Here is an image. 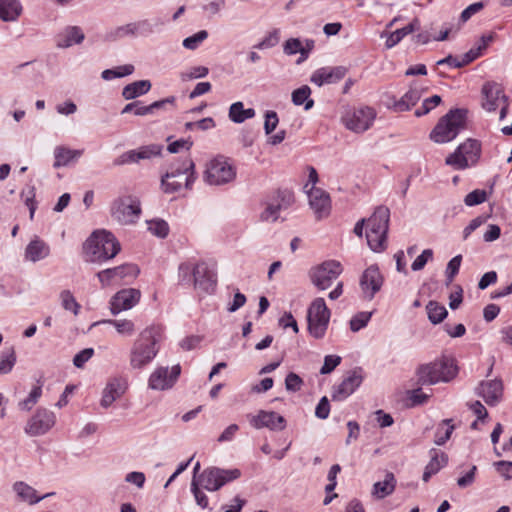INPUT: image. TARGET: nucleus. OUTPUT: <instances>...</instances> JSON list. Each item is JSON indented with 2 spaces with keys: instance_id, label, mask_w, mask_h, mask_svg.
<instances>
[{
  "instance_id": "2eb2a0df",
  "label": "nucleus",
  "mask_w": 512,
  "mask_h": 512,
  "mask_svg": "<svg viewBox=\"0 0 512 512\" xmlns=\"http://www.w3.org/2000/svg\"><path fill=\"white\" fill-rule=\"evenodd\" d=\"M294 203V195L289 190L278 191L272 198L265 202V208L260 213L263 222H275L280 218L282 211L288 209Z\"/></svg>"
},
{
  "instance_id": "6e6d98bb",
  "label": "nucleus",
  "mask_w": 512,
  "mask_h": 512,
  "mask_svg": "<svg viewBox=\"0 0 512 512\" xmlns=\"http://www.w3.org/2000/svg\"><path fill=\"white\" fill-rule=\"evenodd\" d=\"M372 312H359L354 315L350 320V329L357 332L364 328L370 321Z\"/></svg>"
},
{
  "instance_id": "13d9d810",
  "label": "nucleus",
  "mask_w": 512,
  "mask_h": 512,
  "mask_svg": "<svg viewBox=\"0 0 512 512\" xmlns=\"http://www.w3.org/2000/svg\"><path fill=\"white\" fill-rule=\"evenodd\" d=\"M279 42V30L274 29L269 32L259 43L254 45L253 48L263 50L274 47Z\"/></svg>"
},
{
  "instance_id": "4c0bfd02",
  "label": "nucleus",
  "mask_w": 512,
  "mask_h": 512,
  "mask_svg": "<svg viewBox=\"0 0 512 512\" xmlns=\"http://www.w3.org/2000/svg\"><path fill=\"white\" fill-rule=\"evenodd\" d=\"M229 119L234 123H243L247 119L255 116L253 108L244 109V104L241 101L233 103L229 108Z\"/></svg>"
},
{
  "instance_id": "c756f323",
  "label": "nucleus",
  "mask_w": 512,
  "mask_h": 512,
  "mask_svg": "<svg viewBox=\"0 0 512 512\" xmlns=\"http://www.w3.org/2000/svg\"><path fill=\"white\" fill-rule=\"evenodd\" d=\"M430 456L431 459L429 463L426 465L422 477L424 482H428L433 475L438 473L440 469L446 466L448 463L447 454L437 449H431Z\"/></svg>"
},
{
  "instance_id": "a878e982",
  "label": "nucleus",
  "mask_w": 512,
  "mask_h": 512,
  "mask_svg": "<svg viewBox=\"0 0 512 512\" xmlns=\"http://www.w3.org/2000/svg\"><path fill=\"white\" fill-rule=\"evenodd\" d=\"M482 93L484 95V101L482 107L487 112H494L500 102H506L507 96L504 94L503 89L494 82H487L482 87Z\"/></svg>"
},
{
  "instance_id": "79ce46f5",
  "label": "nucleus",
  "mask_w": 512,
  "mask_h": 512,
  "mask_svg": "<svg viewBox=\"0 0 512 512\" xmlns=\"http://www.w3.org/2000/svg\"><path fill=\"white\" fill-rule=\"evenodd\" d=\"M310 95V87L303 85L292 92V102L296 106L304 105L305 110H310L314 106V101L310 98Z\"/></svg>"
},
{
  "instance_id": "774afa93",
  "label": "nucleus",
  "mask_w": 512,
  "mask_h": 512,
  "mask_svg": "<svg viewBox=\"0 0 512 512\" xmlns=\"http://www.w3.org/2000/svg\"><path fill=\"white\" fill-rule=\"evenodd\" d=\"M303 380L295 373L290 372L285 378V387L287 391L297 392L301 389Z\"/></svg>"
},
{
  "instance_id": "ddd939ff",
  "label": "nucleus",
  "mask_w": 512,
  "mask_h": 512,
  "mask_svg": "<svg viewBox=\"0 0 512 512\" xmlns=\"http://www.w3.org/2000/svg\"><path fill=\"white\" fill-rule=\"evenodd\" d=\"M140 214V201L133 196L119 197L111 205L112 218L122 225L135 223Z\"/></svg>"
},
{
  "instance_id": "a19ab883",
  "label": "nucleus",
  "mask_w": 512,
  "mask_h": 512,
  "mask_svg": "<svg viewBox=\"0 0 512 512\" xmlns=\"http://www.w3.org/2000/svg\"><path fill=\"white\" fill-rule=\"evenodd\" d=\"M491 40H492L491 36H488V37L482 36L480 43L476 47L471 48L468 52H466L461 57H459V62L461 64V67L468 65L469 63L473 62L478 57H480L482 54V51L487 48L488 42Z\"/></svg>"
},
{
  "instance_id": "7ed1b4c3",
  "label": "nucleus",
  "mask_w": 512,
  "mask_h": 512,
  "mask_svg": "<svg viewBox=\"0 0 512 512\" xmlns=\"http://www.w3.org/2000/svg\"><path fill=\"white\" fill-rule=\"evenodd\" d=\"M179 281L185 285H193L199 293L211 294L215 290L217 277L206 262L195 265L187 262L179 266Z\"/></svg>"
},
{
  "instance_id": "ea45409f",
  "label": "nucleus",
  "mask_w": 512,
  "mask_h": 512,
  "mask_svg": "<svg viewBox=\"0 0 512 512\" xmlns=\"http://www.w3.org/2000/svg\"><path fill=\"white\" fill-rule=\"evenodd\" d=\"M13 490L16 492L18 497H20L23 501L29 502L30 504L38 503L40 500L50 495L46 494L42 497H38L34 488L21 481L16 482L13 485Z\"/></svg>"
},
{
  "instance_id": "58836bf2",
  "label": "nucleus",
  "mask_w": 512,
  "mask_h": 512,
  "mask_svg": "<svg viewBox=\"0 0 512 512\" xmlns=\"http://www.w3.org/2000/svg\"><path fill=\"white\" fill-rule=\"evenodd\" d=\"M396 485V479L392 473H387L383 481L376 482L373 485V495L379 499L393 493Z\"/></svg>"
},
{
  "instance_id": "393cba45",
  "label": "nucleus",
  "mask_w": 512,
  "mask_h": 512,
  "mask_svg": "<svg viewBox=\"0 0 512 512\" xmlns=\"http://www.w3.org/2000/svg\"><path fill=\"white\" fill-rule=\"evenodd\" d=\"M347 73V69L343 66L322 67L317 69L311 75V82L317 86L325 84H334L342 80Z\"/></svg>"
},
{
  "instance_id": "4be33fe9",
  "label": "nucleus",
  "mask_w": 512,
  "mask_h": 512,
  "mask_svg": "<svg viewBox=\"0 0 512 512\" xmlns=\"http://www.w3.org/2000/svg\"><path fill=\"white\" fill-rule=\"evenodd\" d=\"M249 421L255 429L268 428L272 431H282L286 427L285 418L274 411L260 410Z\"/></svg>"
},
{
  "instance_id": "e433bc0d",
  "label": "nucleus",
  "mask_w": 512,
  "mask_h": 512,
  "mask_svg": "<svg viewBox=\"0 0 512 512\" xmlns=\"http://www.w3.org/2000/svg\"><path fill=\"white\" fill-rule=\"evenodd\" d=\"M419 20L414 19L410 24L407 26L397 29L393 32H391L386 39L385 46L388 49H391L395 45H397L405 36L408 34L414 32L415 30L419 29Z\"/></svg>"
},
{
  "instance_id": "a18cd8bd",
  "label": "nucleus",
  "mask_w": 512,
  "mask_h": 512,
  "mask_svg": "<svg viewBox=\"0 0 512 512\" xmlns=\"http://www.w3.org/2000/svg\"><path fill=\"white\" fill-rule=\"evenodd\" d=\"M426 310L428 318L433 324L441 323L448 314L446 308L435 301H430L426 306Z\"/></svg>"
},
{
  "instance_id": "1a4fd4ad",
  "label": "nucleus",
  "mask_w": 512,
  "mask_h": 512,
  "mask_svg": "<svg viewBox=\"0 0 512 512\" xmlns=\"http://www.w3.org/2000/svg\"><path fill=\"white\" fill-rule=\"evenodd\" d=\"M236 168L224 156H217L206 164L203 179L209 185L220 186L232 182Z\"/></svg>"
},
{
  "instance_id": "2f4dec72",
  "label": "nucleus",
  "mask_w": 512,
  "mask_h": 512,
  "mask_svg": "<svg viewBox=\"0 0 512 512\" xmlns=\"http://www.w3.org/2000/svg\"><path fill=\"white\" fill-rule=\"evenodd\" d=\"M424 89L417 84L411 85L410 89L394 103L396 111H407L414 106L421 98Z\"/></svg>"
},
{
  "instance_id": "338daca9",
  "label": "nucleus",
  "mask_w": 512,
  "mask_h": 512,
  "mask_svg": "<svg viewBox=\"0 0 512 512\" xmlns=\"http://www.w3.org/2000/svg\"><path fill=\"white\" fill-rule=\"evenodd\" d=\"M94 355L93 348H85L78 352L73 358V364L77 368H83L85 363L88 362Z\"/></svg>"
},
{
  "instance_id": "dca6fc26",
  "label": "nucleus",
  "mask_w": 512,
  "mask_h": 512,
  "mask_svg": "<svg viewBox=\"0 0 512 512\" xmlns=\"http://www.w3.org/2000/svg\"><path fill=\"white\" fill-rule=\"evenodd\" d=\"M364 372L361 367L349 370L341 383L333 387L332 400L343 401L348 398L363 382Z\"/></svg>"
},
{
  "instance_id": "9d476101",
  "label": "nucleus",
  "mask_w": 512,
  "mask_h": 512,
  "mask_svg": "<svg viewBox=\"0 0 512 512\" xmlns=\"http://www.w3.org/2000/svg\"><path fill=\"white\" fill-rule=\"evenodd\" d=\"M241 471L234 469H221L218 467H209L204 469L196 478L198 484L207 491H217L226 483L238 479Z\"/></svg>"
},
{
  "instance_id": "72a5a7b5",
  "label": "nucleus",
  "mask_w": 512,
  "mask_h": 512,
  "mask_svg": "<svg viewBox=\"0 0 512 512\" xmlns=\"http://www.w3.org/2000/svg\"><path fill=\"white\" fill-rule=\"evenodd\" d=\"M22 11L19 0H0V20L14 22L20 17Z\"/></svg>"
},
{
  "instance_id": "473e14b6",
  "label": "nucleus",
  "mask_w": 512,
  "mask_h": 512,
  "mask_svg": "<svg viewBox=\"0 0 512 512\" xmlns=\"http://www.w3.org/2000/svg\"><path fill=\"white\" fill-rule=\"evenodd\" d=\"M50 254V247L41 239L35 238L25 249V258L31 262L45 259Z\"/></svg>"
},
{
  "instance_id": "3c124183",
  "label": "nucleus",
  "mask_w": 512,
  "mask_h": 512,
  "mask_svg": "<svg viewBox=\"0 0 512 512\" xmlns=\"http://www.w3.org/2000/svg\"><path fill=\"white\" fill-rule=\"evenodd\" d=\"M148 230L151 234L159 237L165 238L169 233L168 223L162 219H155L147 222Z\"/></svg>"
},
{
  "instance_id": "052dcab7",
  "label": "nucleus",
  "mask_w": 512,
  "mask_h": 512,
  "mask_svg": "<svg viewBox=\"0 0 512 512\" xmlns=\"http://www.w3.org/2000/svg\"><path fill=\"white\" fill-rule=\"evenodd\" d=\"M487 199V193L485 190L476 189L472 192L468 193L464 198V203L471 207L475 205H479L485 202Z\"/></svg>"
},
{
  "instance_id": "423d86ee",
  "label": "nucleus",
  "mask_w": 512,
  "mask_h": 512,
  "mask_svg": "<svg viewBox=\"0 0 512 512\" xmlns=\"http://www.w3.org/2000/svg\"><path fill=\"white\" fill-rule=\"evenodd\" d=\"M389 218V209L385 206H379L367 220V243L375 252H381L386 248Z\"/></svg>"
},
{
  "instance_id": "f257e3e1",
  "label": "nucleus",
  "mask_w": 512,
  "mask_h": 512,
  "mask_svg": "<svg viewBox=\"0 0 512 512\" xmlns=\"http://www.w3.org/2000/svg\"><path fill=\"white\" fill-rule=\"evenodd\" d=\"M164 336L161 325H151L142 330L134 341L129 355L130 366L142 369L150 364L159 352V343Z\"/></svg>"
},
{
  "instance_id": "6ab92c4d",
  "label": "nucleus",
  "mask_w": 512,
  "mask_h": 512,
  "mask_svg": "<svg viewBox=\"0 0 512 512\" xmlns=\"http://www.w3.org/2000/svg\"><path fill=\"white\" fill-rule=\"evenodd\" d=\"M163 146L159 144H150L141 146L137 149L122 153L114 160L115 166L139 163L141 160H149L161 155Z\"/></svg>"
},
{
  "instance_id": "c03bdc74",
  "label": "nucleus",
  "mask_w": 512,
  "mask_h": 512,
  "mask_svg": "<svg viewBox=\"0 0 512 512\" xmlns=\"http://www.w3.org/2000/svg\"><path fill=\"white\" fill-rule=\"evenodd\" d=\"M102 323L112 325L119 334L124 336H132L135 332L134 322L128 319H107Z\"/></svg>"
},
{
  "instance_id": "49530a36",
  "label": "nucleus",
  "mask_w": 512,
  "mask_h": 512,
  "mask_svg": "<svg viewBox=\"0 0 512 512\" xmlns=\"http://www.w3.org/2000/svg\"><path fill=\"white\" fill-rule=\"evenodd\" d=\"M134 71V66L131 64L119 66L115 69H106L102 72L101 77L106 80H112L114 78H121L124 76L131 75Z\"/></svg>"
},
{
  "instance_id": "cd10ccee",
  "label": "nucleus",
  "mask_w": 512,
  "mask_h": 512,
  "mask_svg": "<svg viewBox=\"0 0 512 512\" xmlns=\"http://www.w3.org/2000/svg\"><path fill=\"white\" fill-rule=\"evenodd\" d=\"M126 391V382L120 378L111 379L102 392L100 405L107 409L114 401L119 399Z\"/></svg>"
},
{
  "instance_id": "b1692460",
  "label": "nucleus",
  "mask_w": 512,
  "mask_h": 512,
  "mask_svg": "<svg viewBox=\"0 0 512 512\" xmlns=\"http://www.w3.org/2000/svg\"><path fill=\"white\" fill-rule=\"evenodd\" d=\"M309 205L317 219L327 217L331 211V200L329 194L316 187H310L307 190Z\"/></svg>"
},
{
  "instance_id": "a211bd4d",
  "label": "nucleus",
  "mask_w": 512,
  "mask_h": 512,
  "mask_svg": "<svg viewBox=\"0 0 512 512\" xmlns=\"http://www.w3.org/2000/svg\"><path fill=\"white\" fill-rule=\"evenodd\" d=\"M55 422L56 417L52 411L39 408L28 420L24 430L26 434L32 437L44 435L55 425Z\"/></svg>"
},
{
  "instance_id": "864d4df0",
  "label": "nucleus",
  "mask_w": 512,
  "mask_h": 512,
  "mask_svg": "<svg viewBox=\"0 0 512 512\" xmlns=\"http://www.w3.org/2000/svg\"><path fill=\"white\" fill-rule=\"evenodd\" d=\"M41 395H42L41 386L33 387V389L30 391L28 397L19 403L20 409L25 410V411L31 410L32 407L38 402Z\"/></svg>"
},
{
  "instance_id": "4d7b16f0",
  "label": "nucleus",
  "mask_w": 512,
  "mask_h": 512,
  "mask_svg": "<svg viewBox=\"0 0 512 512\" xmlns=\"http://www.w3.org/2000/svg\"><path fill=\"white\" fill-rule=\"evenodd\" d=\"M441 103V97L439 95H433L429 98H426L422 105L416 109L415 115L417 117H421L423 115L428 114L432 109L437 107Z\"/></svg>"
},
{
  "instance_id": "0eeeda50",
  "label": "nucleus",
  "mask_w": 512,
  "mask_h": 512,
  "mask_svg": "<svg viewBox=\"0 0 512 512\" xmlns=\"http://www.w3.org/2000/svg\"><path fill=\"white\" fill-rule=\"evenodd\" d=\"M467 110L452 109L444 115L430 133L436 143H447L457 137L466 126Z\"/></svg>"
},
{
  "instance_id": "4468645a",
  "label": "nucleus",
  "mask_w": 512,
  "mask_h": 512,
  "mask_svg": "<svg viewBox=\"0 0 512 512\" xmlns=\"http://www.w3.org/2000/svg\"><path fill=\"white\" fill-rule=\"evenodd\" d=\"M376 118V111L369 106H360L347 111L342 117L345 127L355 133L367 131Z\"/></svg>"
},
{
  "instance_id": "de8ad7c7",
  "label": "nucleus",
  "mask_w": 512,
  "mask_h": 512,
  "mask_svg": "<svg viewBox=\"0 0 512 512\" xmlns=\"http://www.w3.org/2000/svg\"><path fill=\"white\" fill-rule=\"evenodd\" d=\"M133 37V30L131 23L118 26L116 28L111 29L108 31L105 35V39L107 41H117L119 39H122L124 37Z\"/></svg>"
},
{
  "instance_id": "f3484780",
  "label": "nucleus",
  "mask_w": 512,
  "mask_h": 512,
  "mask_svg": "<svg viewBox=\"0 0 512 512\" xmlns=\"http://www.w3.org/2000/svg\"><path fill=\"white\" fill-rule=\"evenodd\" d=\"M181 374V366L179 364L168 367H158L150 375L148 380L149 388L158 391L171 389L177 382Z\"/></svg>"
},
{
  "instance_id": "7c9ffc66",
  "label": "nucleus",
  "mask_w": 512,
  "mask_h": 512,
  "mask_svg": "<svg viewBox=\"0 0 512 512\" xmlns=\"http://www.w3.org/2000/svg\"><path fill=\"white\" fill-rule=\"evenodd\" d=\"M85 35L78 26L66 27L57 38V46L60 48H68L75 44L83 42Z\"/></svg>"
},
{
  "instance_id": "aec40b11",
  "label": "nucleus",
  "mask_w": 512,
  "mask_h": 512,
  "mask_svg": "<svg viewBox=\"0 0 512 512\" xmlns=\"http://www.w3.org/2000/svg\"><path fill=\"white\" fill-rule=\"evenodd\" d=\"M139 274V269L134 264H124L114 268L102 270L97 273V277L102 286H108L114 281L134 279Z\"/></svg>"
},
{
  "instance_id": "bf43d9fd",
  "label": "nucleus",
  "mask_w": 512,
  "mask_h": 512,
  "mask_svg": "<svg viewBox=\"0 0 512 512\" xmlns=\"http://www.w3.org/2000/svg\"><path fill=\"white\" fill-rule=\"evenodd\" d=\"M461 261H462V256L456 255L448 262L446 271H445L447 285L450 284L453 281L454 277L458 274L460 266H461Z\"/></svg>"
},
{
  "instance_id": "412c9836",
  "label": "nucleus",
  "mask_w": 512,
  "mask_h": 512,
  "mask_svg": "<svg viewBox=\"0 0 512 512\" xmlns=\"http://www.w3.org/2000/svg\"><path fill=\"white\" fill-rule=\"evenodd\" d=\"M141 298V292L135 288H126L118 291L110 301V310L113 315L133 308Z\"/></svg>"
},
{
  "instance_id": "680f3d73",
  "label": "nucleus",
  "mask_w": 512,
  "mask_h": 512,
  "mask_svg": "<svg viewBox=\"0 0 512 512\" xmlns=\"http://www.w3.org/2000/svg\"><path fill=\"white\" fill-rule=\"evenodd\" d=\"M175 102H176V97L169 96L165 99H161V100L151 103L150 105H147V109L144 110L143 112H148V115H151V114H154L157 110L166 109L167 105L174 107Z\"/></svg>"
},
{
  "instance_id": "e2e57ef3",
  "label": "nucleus",
  "mask_w": 512,
  "mask_h": 512,
  "mask_svg": "<svg viewBox=\"0 0 512 512\" xmlns=\"http://www.w3.org/2000/svg\"><path fill=\"white\" fill-rule=\"evenodd\" d=\"M200 484H198L195 477H193L191 482V491L195 497L196 503L201 508H206L208 506V498L206 494L199 488Z\"/></svg>"
},
{
  "instance_id": "39448f33",
  "label": "nucleus",
  "mask_w": 512,
  "mask_h": 512,
  "mask_svg": "<svg viewBox=\"0 0 512 512\" xmlns=\"http://www.w3.org/2000/svg\"><path fill=\"white\" fill-rule=\"evenodd\" d=\"M457 374L453 359L442 358L431 363L420 365L416 371L417 383L434 385L439 382H449Z\"/></svg>"
},
{
  "instance_id": "5fc2aeb1",
  "label": "nucleus",
  "mask_w": 512,
  "mask_h": 512,
  "mask_svg": "<svg viewBox=\"0 0 512 512\" xmlns=\"http://www.w3.org/2000/svg\"><path fill=\"white\" fill-rule=\"evenodd\" d=\"M209 69L205 66L192 67L184 72L180 73V79L182 81H190L193 79L204 78L208 75Z\"/></svg>"
},
{
  "instance_id": "c85d7f7f",
  "label": "nucleus",
  "mask_w": 512,
  "mask_h": 512,
  "mask_svg": "<svg viewBox=\"0 0 512 512\" xmlns=\"http://www.w3.org/2000/svg\"><path fill=\"white\" fill-rule=\"evenodd\" d=\"M165 24L166 21L161 17L146 18L131 22L133 37H148L159 32Z\"/></svg>"
},
{
  "instance_id": "9b49d317",
  "label": "nucleus",
  "mask_w": 512,
  "mask_h": 512,
  "mask_svg": "<svg viewBox=\"0 0 512 512\" xmlns=\"http://www.w3.org/2000/svg\"><path fill=\"white\" fill-rule=\"evenodd\" d=\"M342 272L343 266L339 261L326 260L310 269L309 278L316 288L326 290L331 287L333 281L336 280Z\"/></svg>"
},
{
  "instance_id": "69168bd1",
  "label": "nucleus",
  "mask_w": 512,
  "mask_h": 512,
  "mask_svg": "<svg viewBox=\"0 0 512 512\" xmlns=\"http://www.w3.org/2000/svg\"><path fill=\"white\" fill-rule=\"evenodd\" d=\"M302 42L298 38H290L285 41L283 45V52L286 55H295L297 53L301 54L302 51Z\"/></svg>"
},
{
  "instance_id": "f8f14e48",
  "label": "nucleus",
  "mask_w": 512,
  "mask_h": 512,
  "mask_svg": "<svg viewBox=\"0 0 512 512\" xmlns=\"http://www.w3.org/2000/svg\"><path fill=\"white\" fill-rule=\"evenodd\" d=\"M330 310L325 300L321 297L316 298L308 309L307 321L310 334L316 339L322 338L328 328L330 320Z\"/></svg>"
},
{
  "instance_id": "8fccbe9b",
  "label": "nucleus",
  "mask_w": 512,
  "mask_h": 512,
  "mask_svg": "<svg viewBox=\"0 0 512 512\" xmlns=\"http://www.w3.org/2000/svg\"><path fill=\"white\" fill-rule=\"evenodd\" d=\"M60 299L62 307L65 310L71 311L74 315H78L80 311V304L76 301L75 297L69 290H63L60 293Z\"/></svg>"
},
{
  "instance_id": "603ef678",
  "label": "nucleus",
  "mask_w": 512,
  "mask_h": 512,
  "mask_svg": "<svg viewBox=\"0 0 512 512\" xmlns=\"http://www.w3.org/2000/svg\"><path fill=\"white\" fill-rule=\"evenodd\" d=\"M16 363V355L11 348L1 354L0 357V374L9 373Z\"/></svg>"
},
{
  "instance_id": "f03ea898",
  "label": "nucleus",
  "mask_w": 512,
  "mask_h": 512,
  "mask_svg": "<svg viewBox=\"0 0 512 512\" xmlns=\"http://www.w3.org/2000/svg\"><path fill=\"white\" fill-rule=\"evenodd\" d=\"M196 179L195 163L192 158H177L169 164L166 173L162 175L161 188L167 194L179 192L182 188L190 190Z\"/></svg>"
},
{
  "instance_id": "0e129e2a",
  "label": "nucleus",
  "mask_w": 512,
  "mask_h": 512,
  "mask_svg": "<svg viewBox=\"0 0 512 512\" xmlns=\"http://www.w3.org/2000/svg\"><path fill=\"white\" fill-rule=\"evenodd\" d=\"M433 258V251L432 249H425L422 251V253L413 261L411 265V269L413 271H420L422 270L427 262L429 260H432Z\"/></svg>"
},
{
  "instance_id": "bb28decb",
  "label": "nucleus",
  "mask_w": 512,
  "mask_h": 512,
  "mask_svg": "<svg viewBox=\"0 0 512 512\" xmlns=\"http://www.w3.org/2000/svg\"><path fill=\"white\" fill-rule=\"evenodd\" d=\"M477 394L490 405H497L503 396V384L500 380L483 381L477 388Z\"/></svg>"
},
{
  "instance_id": "20e7f679",
  "label": "nucleus",
  "mask_w": 512,
  "mask_h": 512,
  "mask_svg": "<svg viewBox=\"0 0 512 512\" xmlns=\"http://www.w3.org/2000/svg\"><path fill=\"white\" fill-rule=\"evenodd\" d=\"M83 249L90 262L102 263L114 258L120 252L121 246L111 232L101 230L92 233L85 241Z\"/></svg>"
},
{
  "instance_id": "6e6552de",
  "label": "nucleus",
  "mask_w": 512,
  "mask_h": 512,
  "mask_svg": "<svg viewBox=\"0 0 512 512\" xmlns=\"http://www.w3.org/2000/svg\"><path fill=\"white\" fill-rule=\"evenodd\" d=\"M481 156V143L476 139H467L450 154L445 163L456 170H464L477 164Z\"/></svg>"
},
{
  "instance_id": "f704fd0d",
  "label": "nucleus",
  "mask_w": 512,
  "mask_h": 512,
  "mask_svg": "<svg viewBox=\"0 0 512 512\" xmlns=\"http://www.w3.org/2000/svg\"><path fill=\"white\" fill-rule=\"evenodd\" d=\"M83 154V150H73L64 146H57L54 149L55 162L54 168L68 165L70 162L77 160Z\"/></svg>"
},
{
  "instance_id": "37998d69",
  "label": "nucleus",
  "mask_w": 512,
  "mask_h": 512,
  "mask_svg": "<svg viewBox=\"0 0 512 512\" xmlns=\"http://www.w3.org/2000/svg\"><path fill=\"white\" fill-rule=\"evenodd\" d=\"M452 419H444L437 427L434 442L438 446L444 445L451 437L454 431Z\"/></svg>"
},
{
  "instance_id": "09e8293b",
  "label": "nucleus",
  "mask_w": 512,
  "mask_h": 512,
  "mask_svg": "<svg viewBox=\"0 0 512 512\" xmlns=\"http://www.w3.org/2000/svg\"><path fill=\"white\" fill-rule=\"evenodd\" d=\"M208 32L206 30H200L197 33L186 37L182 45L184 48L188 50H196L207 38H208Z\"/></svg>"
},
{
  "instance_id": "c9c22d12",
  "label": "nucleus",
  "mask_w": 512,
  "mask_h": 512,
  "mask_svg": "<svg viewBox=\"0 0 512 512\" xmlns=\"http://www.w3.org/2000/svg\"><path fill=\"white\" fill-rule=\"evenodd\" d=\"M151 82L149 80H138L127 84L122 89V97L125 100H133L137 97L147 94L151 89Z\"/></svg>"
},
{
  "instance_id": "5701e85b",
  "label": "nucleus",
  "mask_w": 512,
  "mask_h": 512,
  "mask_svg": "<svg viewBox=\"0 0 512 512\" xmlns=\"http://www.w3.org/2000/svg\"><path fill=\"white\" fill-rule=\"evenodd\" d=\"M383 277L377 266H369L361 275L360 287L366 299L371 300L380 291Z\"/></svg>"
}]
</instances>
